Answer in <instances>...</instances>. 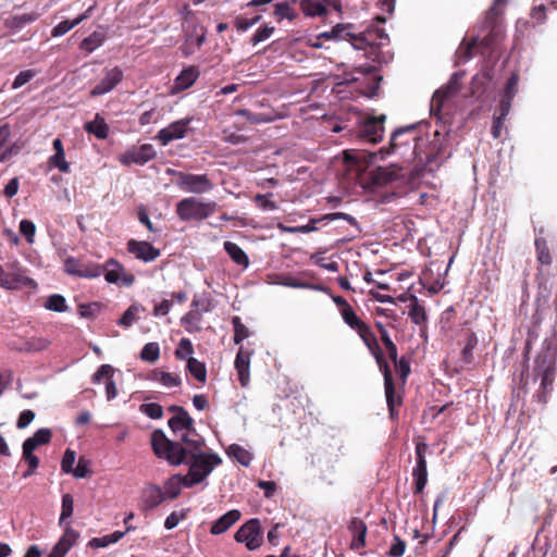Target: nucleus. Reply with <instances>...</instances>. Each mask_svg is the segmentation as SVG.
<instances>
[{
	"instance_id": "nucleus-21",
	"label": "nucleus",
	"mask_w": 557,
	"mask_h": 557,
	"mask_svg": "<svg viewBox=\"0 0 557 557\" xmlns=\"http://www.w3.org/2000/svg\"><path fill=\"white\" fill-rule=\"evenodd\" d=\"M385 119L386 116L382 114L366 120L359 129V137L369 143H379L383 137Z\"/></svg>"
},
{
	"instance_id": "nucleus-14",
	"label": "nucleus",
	"mask_w": 557,
	"mask_h": 557,
	"mask_svg": "<svg viewBox=\"0 0 557 557\" xmlns=\"http://www.w3.org/2000/svg\"><path fill=\"white\" fill-rule=\"evenodd\" d=\"M102 269V274L110 284L132 286L135 283L134 274L127 272L124 265L113 258L107 260Z\"/></svg>"
},
{
	"instance_id": "nucleus-33",
	"label": "nucleus",
	"mask_w": 557,
	"mask_h": 557,
	"mask_svg": "<svg viewBox=\"0 0 557 557\" xmlns=\"http://www.w3.org/2000/svg\"><path fill=\"white\" fill-rule=\"evenodd\" d=\"M463 347L461 349V360L469 364L473 361V349L478 345V337L471 330H465L462 332Z\"/></svg>"
},
{
	"instance_id": "nucleus-17",
	"label": "nucleus",
	"mask_w": 557,
	"mask_h": 557,
	"mask_svg": "<svg viewBox=\"0 0 557 557\" xmlns=\"http://www.w3.org/2000/svg\"><path fill=\"white\" fill-rule=\"evenodd\" d=\"M493 72L490 69H483L476 73L470 84V96L476 98L480 101H484L488 98L492 90Z\"/></svg>"
},
{
	"instance_id": "nucleus-34",
	"label": "nucleus",
	"mask_w": 557,
	"mask_h": 557,
	"mask_svg": "<svg viewBox=\"0 0 557 557\" xmlns=\"http://www.w3.org/2000/svg\"><path fill=\"white\" fill-rule=\"evenodd\" d=\"M223 247L234 263L243 268H247L249 265L248 256L237 244L226 240L224 242Z\"/></svg>"
},
{
	"instance_id": "nucleus-47",
	"label": "nucleus",
	"mask_w": 557,
	"mask_h": 557,
	"mask_svg": "<svg viewBox=\"0 0 557 557\" xmlns=\"http://www.w3.org/2000/svg\"><path fill=\"white\" fill-rule=\"evenodd\" d=\"M160 357V347L159 344L156 342L147 343L141 351H140V358L144 361L154 363Z\"/></svg>"
},
{
	"instance_id": "nucleus-19",
	"label": "nucleus",
	"mask_w": 557,
	"mask_h": 557,
	"mask_svg": "<svg viewBox=\"0 0 557 557\" xmlns=\"http://www.w3.org/2000/svg\"><path fill=\"white\" fill-rule=\"evenodd\" d=\"M128 253L146 263L157 260L161 256V250L146 240L129 239L126 243Z\"/></svg>"
},
{
	"instance_id": "nucleus-54",
	"label": "nucleus",
	"mask_w": 557,
	"mask_h": 557,
	"mask_svg": "<svg viewBox=\"0 0 557 557\" xmlns=\"http://www.w3.org/2000/svg\"><path fill=\"white\" fill-rule=\"evenodd\" d=\"M79 537V533L70 527V523H66L64 528V533L59 540L58 544H63V547L67 550L76 543Z\"/></svg>"
},
{
	"instance_id": "nucleus-15",
	"label": "nucleus",
	"mask_w": 557,
	"mask_h": 557,
	"mask_svg": "<svg viewBox=\"0 0 557 557\" xmlns=\"http://www.w3.org/2000/svg\"><path fill=\"white\" fill-rule=\"evenodd\" d=\"M380 372L384 379V392L386 405H403V395L397 393L392 369L385 358H377L375 360Z\"/></svg>"
},
{
	"instance_id": "nucleus-38",
	"label": "nucleus",
	"mask_w": 557,
	"mask_h": 557,
	"mask_svg": "<svg viewBox=\"0 0 557 557\" xmlns=\"http://www.w3.org/2000/svg\"><path fill=\"white\" fill-rule=\"evenodd\" d=\"M300 9L306 16H323L326 15L327 9L322 0H301Z\"/></svg>"
},
{
	"instance_id": "nucleus-39",
	"label": "nucleus",
	"mask_w": 557,
	"mask_h": 557,
	"mask_svg": "<svg viewBox=\"0 0 557 557\" xmlns=\"http://www.w3.org/2000/svg\"><path fill=\"white\" fill-rule=\"evenodd\" d=\"M186 370L198 382L205 384L207 382V368L206 364L194 357H189L186 362Z\"/></svg>"
},
{
	"instance_id": "nucleus-48",
	"label": "nucleus",
	"mask_w": 557,
	"mask_h": 557,
	"mask_svg": "<svg viewBox=\"0 0 557 557\" xmlns=\"http://www.w3.org/2000/svg\"><path fill=\"white\" fill-rule=\"evenodd\" d=\"M478 48V39L472 38L470 41L466 42L465 40L461 42L457 50V55L461 62H467L473 57V51Z\"/></svg>"
},
{
	"instance_id": "nucleus-3",
	"label": "nucleus",
	"mask_w": 557,
	"mask_h": 557,
	"mask_svg": "<svg viewBox=\"0 0 557 557\" xmlns=\"http://www.w3.org/2000/svg\"><path fill=\"white\" fill-rule=\"evenodd\" d=\"M168 425L177 436L172 443H182V445H191L195 448L201 443L203 437L197 432L195 421L185 409L181 413L169 419Z\"/></svg>"
},
{
	"instance_id": "nucleus-5",
	"label": "nucleus",
	"mask_w": 557,
	"mask_h": 557,
	"mask_svg": "<svg viewBox=\"0 0 557 557\" xmlns=\"http://www.w3.org/2000/svg\"><path fill=\"white\" fill-rule=\"evenodd\" d=\"M214 201L203 202L195 197H187L176 203L175 212L183 222L202 221L214 213Z\"/></svg>"
},
{
	"instance_id": "nucleus-13",
	"label": "nucleus",
	"mask_w": 557,
	"mask_h": 557,
	"mask_svg": "<svg viewBox=\"0 0 557 557\" xmlns=\"http://www.w3.org/2000/svg\"><path fill=\"white\" fill-rule=\"evenodd\" d=\"M64 271L73 276L95 278L103 273L101 264L95 262H85L74 257H69L64 261Z\"/></svg>"
},
{
	"instance_id": "nucleus-50",
	"label": "nucleus",
	"mask_w": 557,
	"mask_h": 557,
	"mask_svg": "<svg viewBox=\"0 0 557 557\" xmlns=\"http://www.w3.org/2000/svg\"><path fill=\"white\" fill-rule=\"evenodd\" d=\"M232 324L234 327V343L238 345L249 336V330L237 315L232 318Z\"/></svg>"
},
{
	"instance_id": "nucleus-57",
	"label": "nucleus",
	"mask_w": 557,
	"mask_h": 557,
	"mask_svg": "<svg viewBox=\"0 0 557 557\" xmlns=\"http://www.w3.org/2000/svg\"><path fill=\"white\" fill-rule=\"evenodd\" d=\"M113 374H114V368L112 366H110V364H102L92 374L91 382L94 384H100L102 379H107V381L112 380Z\"/></svg>"
},
{
	"instance_id": "nucleus-24",
	"label": "nucleus",
	"mask_w": 557,
	"mask_h": 557,
	"mask_svg": "<svg viewBox=\"0 0 557 557\" xmlns=\"http://www.w3.org/2000/svg\"><path fill=\"white\" fill-rule=\"evenodd\" d=\"M348 531L351 534L350 549L358 552L363 548L368 533L366 522L360 518L354 517L348 524Z\"/></svg>"
},
{
	"instance_id": "nucleus-51",
	"label": "nucleus",
	"mask_w": 557,
	"mask_h": 557,
	"mask_svg": "<svg viewBox=\"0 0 557 557\" xmlns=\"http://www.w3.org/2000/svg\"><path fill=\"white\" fill-rule=\"evenodd\" d=\"M74 510V498L70 493L62 496L61 515L59 519L60 525L64 523L72 515Z\"/></svg>"
},
{
	"instance_id": "nucleus-45",
	"label": "nucleus",
	"mask_w": 557,
	"mask_h": 557,
	"mask_svg": "<svg viewBox=\"0 0 557 557\" xmlns=\"http://www.w3.org/2000/svg\"><path fill=\"white\" fill-rule=\"evenodd\" d=\"M395 371L399 377L401 385L404 386L407 383V379L411 373L410 360L401 356L397 361H394Z\"/></svg>"
},
{
	"instance_id": "nucleus-31",
	"label": "nucleus",
	"mask_w": 557,
	"mask_h": 557,
	"mask_svg": "<svg viewBox=\"0 0 557 557\" xmlns=\"http://www.w3.org/2000/svg\"><path fill=\"white\" fill-rule=\"evenodd\" d=\"M399 173L393 168L379 166L370 172V180L374 186H384L398 180Z\"/></svg>"
},
{
	"instance_id": "nucleus-27",
	"label": "nucleus",
	"mask_w": 557,
	"mask_h": 557,
	"mask_svg": "<svg viewBox=\"0 0 557 557\" xmlns=\"http://www.w3.org/2000/svg\"><path fill=\"white\" fill-rule=\"evenodd\" d=\"M54 154L49 157L48 164L50 168H55L62 173H70V163L65 160V152L63 143L60 138H55L52 143Z\"/></svg>"
},
{
	"instance_id": "nucleus-62",
	"label": "nucleus",
	"mask_w": 557,
	"mask_h": 557,
	"mask_svg": "<svg viewBox=\"0 0 557 557\" xmlns=\"http://www.w3.org/2000/svg\"><path fill=\"white\" fill-rule=\"evenodd\" d=\"M321 220L327 221V222L334 221V220H344V221L348 222L350 225L359 228V224H358L357 220L352 215L345 213V212L327 213V214H324L321 218Z\"/></svg>"
},
{
	"instance_id": "nucleus-8",
	"label": "nucleus",
	"mask_w": 557,
	"mask_h": 557,
	"mask_svg": "<svg viewBox=\"0 0 557 557\" xmlns=\"http://www.w3.org/2000/svg\"><path fill=\"white\" fill-rule=\"evenodd\" d=\"M534 371L541 376V387L537 392L539 400L546 403V395L553 386L556 367L553 359L548 356H537L535 359Z\"/></svg>"
},
{
	"instance_id": "nucleus-6",
	"label": "nucleus",
	"mask_w": 557,
	"mask_h": 557,
	"mask_svg": "<svg viewBox=\"0 0 557 557\" xmlns=\"http://www.w3.org/2000/svg\"><path fill=\"white\" fill-rule=\"evenodd\" d=\"M350 28H352L351 24H337L331 32L322 33L319 38L348 40L358 50H364L367 47L374 45L371 29L356 35L350 32Z\"/></svg>"
},
{
	"instance_id": "nucleus-25",
	"label": "nucleus",
	"mask_w": 557,
	"mask_h": 557,
	"mask_svg": "<svg viewBox=\"0 0 557 557\" xmlns=\"http://www.w3.org/2000/svg\"><path fill=\"white\" fill-rule=\"evenodd\" d=\"M165 499V495L158 485H148L141 492V509L147 511L156 508Z\"/></svg>"
},
{
	"instance_id": "nucleus-7",
	"label": "nucleus",
	"mask_w": 557,
	"mask_h": 557,
	"mask_svg": "<svg viewBox=\"0 0 557 557\" xmlns=\"http://www.w3.org/2000/svg\"><path fill=\"white\" fill-rule=\"evenodd\" d=\"M35 282L25 274L17 261L9 262L5 268L0 264V286L7 289H17L32 286Z\"/></svg>"
},
{
	"instance_id": "nucleus-37",
	"label": "nucleus",
	"mask_w": 557,
	"mask_h": 557,
	"mask_svg": "<svg viewBox=\"0 0 557 557\" xmlns=\"http://www.w3.org/2000/svg\"><path fill=\"white\" fill-rule=\"evenodd\" d=\"M149 380L159 382L166 387H176L180 386L182 383V380L177 374L164 372L159 369H154L151 371Z\"/></svg>"
},
{
	"instance_id": "nucleus-53",
	"label": "nucleus",
	"mask_w": 557,
	"mask_h": 557,
	"mask_svg": "<svg viewBox=\"0 0 557 557\" xmlns=\"http://www.w3.org/2000/svg\"><path fill=\"white\" fill-rule=\"evenodd\" d=\"M190 307L195 310H200V312H209L212 310V299L210 295L205 293L202 296L195 295Z\"/></svg>"
},
{
	"instance_id": "nucleus-55",
	"label": "nucleus",
	"mask_w": 557,
	"mask_h": 557,
	"mask_svg": "<svg viewBox=\"0 0 557 557\" xmlns=\"http://www.w3.org/2000/svg\"><path fill=\"white\" fill-rule=\"evenodd\" d=\"M103 41V36L100 33H92L81 42V49L86 52H92L99 46H101Z\"/></svg>"
},
{
	"instance_id": "nucleus-63",
	"label": "nucleus",
	"mask_w": 557,
	"mask_h": 557,
	"mask_svg": "<svg viewBox=\"0 0 557 557\" xmlns=\"http://www.w3.org/2000/svg\"><path fill=\"white\" fill-rule=\"evenodd\" d=\"M321 220L327 221V222L334 221V220H344V221L348 222L350 225L359 228V224H358L357 220L352 215L345 213V212L327 213V214H324L321 218Z\"/></svg>"
},
{
	"instance_id": "nucleus-46",
	"label": "nucleus",
	"mask_w": 557,
	"mask_h": 557,
	"mask_svg": "<svg viewBox=\"0 0 557 557\" xmlns=\"http://www.w3.org/2000/svg\"><path fill=\"white\" fill-rule=\"evenodd\" d=\"M194 346L189 338L183 337L180 339L177 348L174 351V356L178 360H186L193 357Z\"/></svg>"
},
{
	"instance_id": "nucleus-44",
	"label": "nucleus",
	"mask_w": 557,
	"mask_h": 557,
	"mask_svg": "<svg viewBox=\"0 0 557 557\" xmlns=\"http://www.w3.org/2000/svg\"><path fill=\"white\" fill-rule=\"evenodd\" d=\"M228 455L245 467H248L252 460L251 454L238 444H232L228 447Z\"/></svg>"
},
{
	"instance_id": "nucleus-23",
	"label": "nucleus",
	"mask_w": 557,
	"mask_h": 557,
	"mask_svg": "<svg viewBox=\"0 0 557 557\" xmlns=\"http://www.w3.org/2000/svg\"><path fill=\"white\" fill-rule=\"evenodd\" d=\"M344 162L347 165L348 171H355L357 175L366 172L369 166V161H372L375 157L360 150H345Z\"/></svg>"
},
{
	"instance_id": "nucleus-35",
	"label": "nucleus",
	"mask_w": 557,
	"mask_h": 557,
	"mask_svg": "<svg viewBox=\"0 0 557 557\" xmlns=\"http://www.w3.org/2000/svg\"><path fill=\"white\" fill-rule=\"evenodd\" d=\"M410 306L408 315L412 323L422 325L426 322L428 315L424 306L419 301L418 297L410 295Z\"/></svg>"
},
{
	"instance_id": "nucleus-9",
	"label": "nucleus",
	"mask_w": 557,
	"mask_h": 557,
	"mask_svg": "<svg viewBox=\"0 0 557 557\" xmlns=\"http://www.w3.org/2000/svg\"><path fill=\"white\" fill-rule=\"evenodd\" d=\"M177 186L187 193L206 194L213 189V183L207 174L175 172Z\"/></svg>"
},
{
	"instance_id": "nucleus-60",
	"label": "nucleus",
	"mask_w": 557,
	"mask_h": 557,
	"mask_svg": "<svg viewBox=\"0 0 557 557\" xmlns=\"http://www.w3.org/2000/svg\"><path fill=\"white\" fill-rule=\"evenodd\" d=\"M22 449V459L27 463V466L30 468H38L39 458L34 455L35 449L30 448V444H23Z\"/></svg>"
},
{
	"instance_id": "nucleus-26",
	"label": "nucleus",
	"mask_w": 557,
	"mask_h": 557,
	"mask_svg": "<svg viewBox=\"0 0 557 557\" xmlns=\"http://www.w3.org/2000/svg\"><path fill=\"white\" fill-rule=\"evenodd\" d=\"M200 75L199 67L196 65H189L184 69L174 81L173 91L180 92L188 89L194 85Z\"/></svg>"
},
{
	"instance_id": "nucleus-11",
	"label": "nucleus",
	"mask_w": 557,
	"mask_h": 557,
	"mask_svg": "<svg viewBox=\"0 0 557 557\" xmlns=\"http://www.w3.org/2000/svg\"><path fill=\"white\" fill-rule=\"evenodd\" d=\"M463 76H465V72H462V71L455 72L450 76L448 83L444 87L437 89L434 92L432 100H431V113L432 114L437 115L442 111L445 100H447L451 96L456 95L460 90L461 81H462Z\"/></svg>"
},
{
	"instance_id": "nucleus-4",
	"label": "nucleus",
	"mask_w": 557,
	"mask_h": 557,
	"mask_svg": "<svg viewBox=\"0 0 557 557\" xmlns=\"http://www.w3.org/2000/svg\"><path fill=\"white\" fill-rule=\"evenodd\" d=\"M342 319L360 336L374 360L385 356L370 325L360 319L354 309H348L343 312Z\"/></svg>"
},
{
	"instance_id": "nucleus-2",
	"label": "nucleus",
	"mask_w": 557,
	"mask_h": 557,
	"mask_svg": "<svg viewBox=\"0 0 557 557\" xmlns=\"http://www.w3.org/2000/svg\"><path fill=\"white\" fill-rule=\"evenodd\" d=\"M432 141L423 138L416 124L399 127L391 136L387 153L397 154L407 163L414 162L418 172H433L441 165L444 151L437 131Z\"/></svg>"
},
{
	"instance_id": "nucleus-64",
	"label": "nucleus",
	"mask_w": 557,
	"mask_h": 557,
	"mask_svg": "<svg viewBox=\"0 0 557 557\" xmlns=\"http://www.w3.org/2000/svg\"><path fill=\"white\" fill-rule=\"evenodd\" d=\"M75 458H76V454L74 450H72L70 448L65 450L62 461H61V469L63 472L71 473L73 471V469H74L73 465L75 462Z\"/></svg>"
},
{
	"instance_id": "nucleus-59",
	"label": "nucleus",
	"mask_w": 557,
	"mask_h": 557,
	"mask_svg": "<svg viewBox=\"0 0 557 557\" xmlns=\"http://www.w3.org/2000/svg\"><path fill=\"white\" fill-rule=\"evenodd\" d=\"M273 26L264 25L262 27H259L252 37L250 38V42L256 46L264 40H267L273 33H274Z\"/></svg>"
},
{
	"instance_id": "nucleus-29",
	"label": "nucleus",
	"mask_w": 557,
	"mask_h": 557,
	"mask_svg": "<svg viewBox=\"0 0 557 557\" xmlns=\"http://www.w3.org/2000/svg\"><path fill=\"white\" fill-rule=\"evenodd\" d=\"M250 352L245 351L240 348L235 358V369L238 374V381L243 387H246L249 384L250 373Z\"/></svg>"
},
{
	"instance_id": "nucleus-16",
	"label": "nucleus",
	"mask_w": 557,
	"mask_h": 557,
	"mask_svg": "<svg viewBox=\"0 0 557 557\" xmlns=\"http://www.w3.org/2000/svg\"><path fill=\"white\" fill-rule=\"evenodd\" d=\"M156 154L157 153L152 145L144 144L126 150L119 157V161L123 165H129L132 163L144 165L154 159Z\"/></svg>"
},
{
	"instance_id": "nucleus-40",
	"label": "nucleus",
	"mask_w": 557,
	"mask_h": 557,
	"mask_svg": "<svg viewBox=\"0 0 557 557\" xmlns=\"http://www.w3.org/2000/svg\"><path fill=\"white\" fill-rule=\"evenodd\" d=\"M202 319V314L200 310L190 309L183 318L182 324L186 329L187 332L194 333L199 332L201 327L199 326Z\"/></svg>"
},
{
	"instance_id": "nucleus-20",
	"label": "nucleus",
	"mask_w": 557,
	"mask_h": 557,
	"mask_svg": "<svg viewBox=\"0 0 557 557\" xmlns=\"http://www.w3.org/2000/svg\"><path fill=\"white\" fill-rule=\"evenodd\" d=\"M193 117H185L175 122H172L168 127L160 129L157 134V139L161 145L165 146L172 140L182 139L188 132V126Z\"/></svg>"
},
{
	"instance_id": "nucleus-36",
	"label": "nucleus",
	"mask_w": 557,
	"mask_h": 557,
	"mask_svg": "<svg viewBox=\"0 0 557 557\" xmlns=\"http://www.w3.org/2000/svg\"><path fill=\"white\" fill-rule=\"evenodd\" d=\"M85 129L87 133L95 135L98 139H106L110 131L106 120L99 113L96 114L94 121L85 124Z\"/></svg>"
},
{
	"instance_id": "nucleus-52",
	"label": "nucleus",
	"mask_w": 557,
	"mask_h": 557,
	"mask_svg": "<svg viewBox=\"0 0 557 557\" xmlns=\"http://www.w3.org/2000/svg\"><path fill=\"white\" fill-rule=\"evenodd\" d=\"M535 247L537 252V260L543 265H549L552 263V257L544 238H537L535 240Z\"/></svg>"
},
{
	"instance_id": "nucleus-42",
	"label": "nucleus",
	"mask_w": 557,
	"mask_h": 557,
	"mask_svg": "<svg viewBox=\"0 0 557 557\" xmlns=\"http://www.w3.org/2000/svg\"><path fill=\"white\" fill-rule=\"evenodd\" d=\"M124 535H125V532L114 531L113 533L101 536V537H92L89 541L88 546L91 548L107 547L110 544H114V543L119 542L120 540H122L124 537Z\"/></svg>"
},
{
	"instance_id": "nucleus-56",
	"label": "nucleus",
	"mask_w": 557,
	"mask_h": 557,
	"mask_svg": "<svg viewBox=\"0 0 557 557\" xmlns=\"http://www.w3.org/2000/svg\"><path fill=\"white\" fill-rule=\"evenodd\" d=\"M141 413L146 414L150 419H160L163 416V408L157 403L143 404L139 407Z\"/></svg>"
},
{
	"instance_id": "nucleus-1",
	"label": "nucleus",
	"mask_w": 557,
	"mask_h": 557,
	"mask_svg": "<svg viewBox=\"0 0 557 557\" xmlns=\"http://www.w3.org/2000/svg\"><path fill=\"white\" fill-rule=\"evenodd\" d=\"M151 447L158 458L165 459L172 466L186 463L189 466L186 475L176 474L173 480L184 487H191L201 483L212 470L222 463V459L215 453L203 451L205 440L195 448L191 445L172 443L162 430H154L150 437Z\"/></svg>"
},
{
	"instance_id": "nucleus-32",
	"label": "nucleus",
	"mask_w": 557,
	"mask_h": 557,
	"mask_svg": "<svg viewBox=\"0 0 557 557\" xmlns=\"http://www.w3.org/2000/svg\"><path fill=\"white\" fill-rule=\"evenodd\" d=\"M94 10V5L89 7L84 13H82L79 16H77L73 21H62L57 26H54L51 30L52 37H61L69 33L72 28L81 24L83 21L88 18L91 14V11Z\"/></svg>"
},
{
	"instance_id": "nucleus-43",
	"label": "nucleus",
	"mask_w": 557,
	"mask_h": 557,
	"mask_svg": "<svg viewBox=\"0 0 557 557\" xmlns=\"http://www.w3.org/2000/svg\"><path fill=\"white\" fill-rule=\"evenodd\" d=\"M146 309L144 306L139 304H133L131 305L126 311L123 313L121 319L119 320L117 324L123 327H129L133 325V323L136 321V315L139 312H144Z\"/></svg>"
},
{
	"instance_id": "nucleus-61",
	"label": "nucleus",
	"mask_w": 557,
	"mask_h": 557,
	"mask_svg": "<svg viewBox=\"0 0 557 557\" xmlns=\"http://www.w3.org/2000/svg\"><path fill=\"white\" fill-rule=\"evenodd\" d=\"M36 76V72L34 70H24L20 72L13 81L12 88L18 89L28 82H30Z\"/></svg>"
},
{
	"instance_id": "nucleus-10",
	"label": "nucleus",
	"mask_w": 557,
	"mask_h": 557,
	"mask_svg": "<svg viewBox=\"0 0 557 557\" xmlns=\"http://www.w3.org/2000/svg\"><path fill=\"white\" fill-rule=\"evenodd\" d=\"M237 543H245L247 549L255 550L263 543V534L260 520L252 518L245 522L235 533Z\"/></svg>"
},
{
	"instance_id": "nucleus-28",
	"label": "nucleus",
	"mask_w": 557,
	"mask_h": 557,
	"mask_svg": "<svg viewBox=\"0 0 557 557\" xmlns=\"http://www.w3.org/2000/svg\"><path fill=\"white\" fill-rule=\"evenodd\" d=\"M518 84L519 75L517 73H512L505 85V89L499 101V107L503 108V112H505V114H509L510 112L511 102L518 92Z\"/></svg>"
},
{
	"instance_id": "nucleus-58",
	"label": "nucleus",
	"mask_w": 557,
	"mask_h": 557,
	"mask_svg": "<svg viewBox=\"0 0 557 557\" xmlns=\"http://www.w3.org/2000/svg\"><path fill=\"white\" fill-rule=\"evenodd\" d=\"M20 232L22 235L25 236L28 244L34 243V237L36 234V225L34 224L33 221L26 220V219L22 220L20 222Z\"/></svg>"
},
{
	"instance_id": "nucleus-49",
	"label": "nucleus",
	"mask_w": 557,
	"mask_h": 557,
	"mask_svg": "<svg viewBox=\"0 0 557 557\" xmlns=\"http://www.w3.org/2000/svg\"><path fill=\"white\" fill-rule=\"evenodd\" d=\"M45 308L55 312H65L67 305L62 295L53 294L47 298Z\"/></svg>"
},
{
	"instance_id": "nucleus-41",
	"label": "nucleus",
	"mask_w": 557,
	"mask_h": 557,
	"mask_svg": "<svg viewBox=\"0 0 557 557\" xmlns=\"http://www.w3.org/2000/svg\"><path fill=\"white\" fill-rule=\"evenodd\" d=\"M52 438V432L50 429H39L33 436L26 438L23 444H30V448L36 449L41 445L49 444Z\"/></svg>"
},
{
	"instance_id": "nucleus-30",
	"label": "nucleus",
	"mask_w": 557,
	"mask_h": 557,
	"mask_svg": "<svg viewBox=\"0 0 557 557\" xmlns=\"http://www.w3.org/2000/svg\"><path fill=\"white\" fill-rule=\"evenodd\" d=\"M242 517V513L237 509H232L221 516L210 528V533L219 535L226 532L233 524H235Z\"/></svg>"
},
{
	"instance_id": "nucleus-12",
	"label": "nucleus",
	"mask_w": 557,
	"mask_h": 557,
	"mask_svg": "<svg viewBox=\"0 0 557 557\" xmlns=\"http://www.w3.org/2000/svg\"><path fill=\"white\" fill-rule=\"evenodd\" d=\"M429 446L424 442L416 445V466L412 469L413 494H421L428 483V466L425 454Z\"/></svg>"
},
{
	"instance_id": "nucleus-22",
	"label": "nucleus",
	"mask_w": 557,
	"mask_h": 557,
	"mask_svg": "<svg viewBox=\"0 0 557 557\" xmlns=\"http://www.w3.org/2000/svg\"><path fill=\"white\" fill-rule=\"evenodd\" d=\"M505 2L506 0H494L492 7L485 13L484 26L490 28V34L482 39L481 46L486 49H490L493 45L494 37L497 33V20L502 14L500 7H503Z\"/></svg>"
},
{
	"instance_id": "nucleus-18",
	"label": "nucleus",
	"mask_w": 557,
	"mask_h": 557,
	"mask_svg": "<svg viewBox=\"0 0 557 557\" xmlns=\"http://www.w3.org/2000/svg\"><path fill=\"white\" fill-rule=\"evenodd\" d=\"M123 79V71L119 66L111 69L106 67L103 70L102 78L92 87L90 90L91 97H98L110 92L114 89Z\"/></svg>"
}]
</instances>
